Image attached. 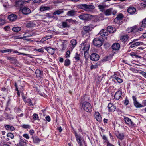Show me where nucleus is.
<instances>
[{
    "label": "nucleus",
    "instance_id": "8",
    "mask_svg": "<svg viewBox=\"0 0 146 146\" xmlns=\"http://www.w3.org/2000/svg\"><path fill=\"white\" fill-rule=\"evenodd\" d=\"M124 120L125 123L129 126H133L135 125V123L133 122L131 119L129 118L125 117Z\"/></svg>",
    "mask_w": 146,
    "mask_h": 146
},
{
    "label": "nucleus",
    "instance_id": "1",
    "mask_svg": "<svg viewBox=\"0 0 146 146\" xmlns=\"http://www.w3.org/2000/svg\"><path fill=\"white\" fill-rule=\"evenodd\" d=\"M90 46V44L86 42L81 43L80 46V50H83L84 51V57L86 59H87L88 57V51Z\"/></svg>",
    "mask_w": 146,
    "mask_h": 146
},
{
    "label": "nucleus",
    "instance_id": "64",
    "mask_svg": "<svg viewBox=\"0 0 146 146\" xmlns=\"http://www.w3.org/2000/svg\"><path fill=\"white\" fill-rule=\"evenodd\" d=\"M107 146H114L113 145L111 144L110 142H108L107 143Z\"/></svg>",
    "mask_w": 146,
    "mask_h": 146
},
{
    "label": "nucleus",
    "instance_id": "15",
    "mask_svg": "<svg viewBox=\"0 0 146 146\" xmlns=\"http://www.w3.org/2000/svg\"><path fill=\"white\" fill-rule=\"evenodd\" d=\"M116 29L114 27L111 26H109L107 27L106 30L108 32H109L110 33H113L116 31Z\"/></svg>",
    "mask_w": 146,
    "mask_h": 146
},
{
    "label": "nucleus",
    "instance_id": "10",
    "mask_svg": "<svg viewBox=\"0 0 146 146\" xmlns=\"http://www.w3.org/2000/svg\"><path fill=\"white\" fill-rule=\"evenodd\" d=\"M8 18L10 21L13 22L17 19V16L15 14H12L8 16Z\"/></svg>",
    "mask_w": 146,
    "mask_h": 146
},
{
    "label": "nucleus",
    "instance_id": "56",
    "mask_svg": "<svg viewBox=\"0 0 146 146\" xmlns=\"http://www.w3.org/2000/svg\"><path fill=\"white\" fill-rule=\"evenodd\" d=\"M70 52L69 50H68L66 52V58L69 57L70 56Z\"/></svg>",
    "mask_w": 146,
    "mask_h": 146
},
{
    "label": "nucleus",
    "instance_id": "37",
    "mask_svg": "<svg viewBox=\"0 0 146 146\" xmlns=\"http://www.w3.org/2000/svg\"><path fill=\"white\" fill-rule=\"evenodd\" d=\"M135 106L137 108H140L142 107L143 106L141 104L139 103L137 101L134 103Z\"/></svg>",
    "mask_w": 146,
    "mask_h": 146
},
{
    "label": "nucleus",
    "instance_id": "63",
    "mask_svg": "<svg viewBox=\"0 0 146 146\" xmlns=\"http://www.w3.org/2000/svg\"><path fill=\"white\" fill-rule=\"evenodd\" d=\"M141 74L146 78V73L142 72L141 73Z\"/></svg>",
    "mask_w": 146,
    "mask_h": 146
},
{
    "label": "nucleus",
    "instance_id": "23",
    "mask_svg": "<svg viewBox=\"0 0 146 146\" xmlns=\"http://www.w3.org/2000/svg\"><path fill=\"white\" fill-rule=\"evenodd\" d=\"M76 13V11L73 10H72L68 11L67 13V15L68 16H73L75 15Z\"/></svg>",
    "mask_w": 146,
    "mask_h": 146
},
{
    "label": "nucleus",
    "instance_id": "62",
    "mask_svg": "<svg viewBox=\"0 0 146 146\" xmlns=\"http://www.w3.org/2000/svg\"><path fill=\"white\" fill-rule=\"evenodd\" d=\"M46 120L48 122H50V118L49 116H47L45 117Z\"/></svg>",
    "mask_w": 146,
    "mask_h": 146
},
{
    "label": "nucleus",
    "instance_id": "7",
    "mask_svg": "<svg viewBox=\"0 0 146 146\" xmlns=\"http://www.w3.org/2000/svg\"><path fill=\"white\" fill-rule=\"evenodd\" d=\"M90 58L92 60L96 61L99 60V56L96 53H93L91 55Z\"/></svg>",
    "mask_w": 146,
    "mask_h": 146
},
{
    "label": "nucleus",
    "instance_id": "49",
    "mask_svg": "<svg viewBox=\"0 0 146 146\" xmlns=\"http://www.w3.org/2000/svg\"><path fill=\"white\" fill-rule=\"evenodd\" d=\"M34 50L36 51H38L39 52H41V53H43L44 52L43 48H41L39 49H35Z\"/></svg>",
    "mask_w": 146,
    "mask_h": 146
},
{
    "label": "nucleus",
    "instance_id": "24",
    "mask_svg": "<svg viewBox=\"0 0 146 146\" xmlns=\"http://www.w3.org/2000/svg\"><path fill=\"white\" fill-rule=\"evenodd\" d=\"M136 11V9L133 7L129 8L127 9V12L131 14H134Z\"/></svg>",
    "mask_w": 146,
    "mask_h": 146
},
{
    "label": "nucleus",
    "instance_id": "34",
    "mask_svg": "<svg viewBox=\"0 0 146 146\" xmlns=\"http://www.w3.org/2000/svg\"><path fill=\"white\" fill-rule=\"evenodd\" d=\"M13 51V50L11 49H7L4 50H1L0 51L2 53H3L5 52L11 53Z\"/></svg>",
    "mask_w": 146,
    "mask_h": 146
},
{
    "label": "nucleus",
    "instance_id": "41",
    "mask_svg": "<svg viewBox=\"0 0 146 146\" xmlns=\"http://www.w3.org/2000/svg\"><path fill=\"white\" fill-rule=\"evenodd\" d=\"M70 64V60L68 59H66L64 62V65L65 66H68Z\"/></svg>",
    "mask_w": 146,
    "mask_h": 146
},
{
    "label": "nucleus",
    "instance_id": "48",
    "mask_svg": "<svg viewBox=\"0 0 146 146\" xmlns=\"http://www.w3.org/2000/svg\"><path fill=\"white\" fill-rule=\"evenodd\" d=\"M13 51L14 52V53H19V54H20V55L23 54V55L25 56H27V55H29V54H27L19 52L18 51H17V50H13Z\"/></svg>",
    "mask_w": 146,
    "mask_h": 146
},
{
    "label": "nucleus",
    "instance_id": "25",
    "mask_svg": "<svg viewBox=\"0 0 146 146\" xmlns=\"http://www.w3.org/2000/svg\"><path fill=\"white\" fill-rule=\"evenodd\" d=\"M112 8H110L107 9L104 12V14L106 15H109L112 14Z\"/></svg>",
    "mask_w": 146,
    "mask_h": 146
},
{
    "label": "nucleus",
    "instance_id": "54",
    "mask_svg": "<svg viewBox=\"0 0 146 146\" xmlns=\"http://www.w3.org/2000/svg\"><path fill=\"white\" fill-rule=\"evenodd\" d=\"M38 115L36 114H34L33 115V118L34 119V120H37L38 118Z\"/></svg>",
    "mask_w": 146,
    "mask_h": 146
},
{
    "label": "nucleus",
    "instance_id": "58",
    "mask_svg": "<svg viewBox=\"0 0 146 146\" xmlns=\"http://www.w3.org/2000/svg\"><path fill=\"white\" fill-rule=\"evenodd\" d=\"M130 55L132 56V57H133V56H135V57L136 58L137 55L136 54V53L135 52H131V53L129 54Z\"/></svg>",
    "mask_w": 146,
    "mask_h": 146
},
{
    "label": "nucleus",
    "instance_id": "61",
    "mask_svg": "<svg viewBox=\"0 0 146 146\" xmlns=\"http://www.w3.org/2000/svg\"><path fill=\"white\" fill-rule=\"evenodd\" d=\"M77 142L79 145V146H83V145L81 141V139L77 141Z\"/></svg>",
    "mask_w": 146,
    "mask_h": 146
},
{
    "label": "nucleus",
    "instance_id": "35",
    "mask_svg": "<svg viewBox=\"0 0 146 146\" xmlns=\"http://www.w3.org/2000/svg\"><path fill=\"white\" fill-rule=\"evenodd\" d=\"M21 29L20 27H14L12 28V30L15 32H18Z\"/></svg>",
    "mask_w": 146,
    "mask_h": 146
},
{
    "label": "nucleus",
    "instance_id": "32",
    "mask_svg": "<svg viewBox=\"0 0 146 146\" xmlns=\"http://www.w3.org/2000/svg\"><path fill=\"white\" fill-rule=\"evenodd\" d=\"M64 11L62 10H57L56 11H54L53 12V14L54 15H59L63 13Z\"/></svg>",
    "mask_w": 146,
    "mask_h": 146
},
{
    "label": "nucleus",
    "instance_id": "33",
    "mask_svg": "<svg viewBox=\"0 0 146 146\" xmlns=\"http://www.w3.org/2000/svg\"><path fill=\"white\" fill-rule=\"evenodd\" d=\"M117 137L121 140H122L124 137V135L122 133H119L117 135Z\"/></svg>",
    "mask_w": 146,
    "mask_h": 146
},
{
    "label": "nucleus",
    "instance_id": "55",
    "mask_svg": "<svg viewBox=\"0 0 146 146\" xmlns=\"http://www.w3.org/2000/svg\"><path fill=\"white\" fill-rule=\"evenodd\" d=\"M48 39V38L47 37H44L42 38L40 41H39L41 43H43L44 41L46 40H47Z\"/></svg>",
    "mask_w": 146,
    "mask_h": 146
},
{
    "label": "nucleus",
    "instance_id": "53",
    "mask_svg": "<svg viewBox=\"0 0 146 146\" xmlns=\"http://www.w3.org/2000/svg\"><path fill=\"white\" fill-rule=\"evenodd\" d=\"M22 127L25 129H27L30 128V126L29 125L24 124L22 125Z\"/></svg>",
    "mask_w": 146,
    "mask_h": 146
},
{
    "label": "nucleus",
    "instance_id": "30",
    "mask_svg": "<svg viewBox=\"0 0 146 146\" xmlns=\"http://www.w3.org/2000/svg\"><path fill=\"white\" fill-rule=\"evenodd\" d=\"M66 21H68L69 23H72L73 24H76L78 23V22L76 20H73L72 19H66Z\"/></svg>",
    "mask_w": 146,
    "mask_h": 146
},
{
    "label": "nucleus",
    "instance_id": "3",
    "mask_svg": "<svg viewBox=\"0 0 146 146\" xmlns=\"http://www.w3.org/2000/svg\"><path fill=\"white\" fill-rule=\"evenodd\" d=\"M92 15L82 13L78 16L79 18L81 20L85 21H89L91 19Z\"/></svg>",
    "mask_w": 146,
    "mask_h": 146
},
{
    "label": "nucleus",
    "instance_id": "20",
    "mask_svg": "<svg viewBox=\"0 0 146 146\" xmlns=\"http://www.w3.org/2000/svg\"><path fill=\"white\" fill-rule=\"evenodd\" d=\"M91 25H89V26H84L83 27V29L86 33L89 32L91 30Z\"/></svg>",
    "mask_w": 146,
    "mask_h": 146
},
{
    "label": "nucleus",
    "instance_id": "51",
    "mask_svg": "<svg viewBox=\"0 0 146 146\" xmlns=\"http://www.w3.org/2000/svg\"><path fill=\"white\" fill-rule=\"evenodd\" d=\"M146 25V18L142 21V27H145Z\"/></svg>",
    "mask_w": 146,
    "mask_h": 146
},
{
    "label": "nucleus",
    "instance_id": "29",
    "mask_svg": "<svg viewBox=\"0 0 146 146\" xmlns=\"http://www.w3.org/2000/svg\"><path fill=\"white\" fill-rule=\"evenodd\" d=\"M35 25L33 22L30 21L27 24V26L29 27H32L34 26Z\"/></svg>",
    "mask_w": 146,
    "mask_h": 146
},
{
    "label": "nucleus",
    "instance_id": "47",
    "mask_svg": "<svg viewBox=\"0 0 146 146\" xmlns=\"http://www.w3.org/2000/svg\"><path fill=\"white\" fill-rule=\"evenodd\" d=\"M5 23V21L3 19L0 18V25L4 24Z\"/></svg>",
    "mask_w": 146,
    "mask_h": 146
},
{
    "label": "nucleus",
    "instance_id": "44",
    "mask_svg": "<svg viewBox=\"0 0 146 146\" xmlns=\"http://www.w3.org/2000/svg\"><path fill=\"white\" fill-rule=\"evenodd\" d=\"M7 137H10L11 139H13L14 138V136L13 134L11 133H9L7 135Z\"/></svg>",
    "mask_w": 146,
    "mask_h": 146
},
{
    "label": "nucleus",
    "instance_id": "2",
    "mask_svg": "<svg viewBox=\"0 0 146 146\" xmlns=\"http://www.w3.org/2000/svg\"><path fill=\"white\" fill-rule=\"evenodd\" d=\"M82 107L84 110L87 112H90L92 111V106L89 102L85 101L83 102Z\"/></svg>",
    "mask_w": 146,
    "mask_h": 146
},
{
    "label": "nucleus",
    "instance_id": "19",
    "mask_svg": "<svg viewBox=\"0 0 146 146\" xmlns=\"http://www.w3.org/2000/svg\"><path fill=\"white\" fill-rule=\"evenodd\" d=\"M120 44L118 43H115L113 44L112 46V49L114 50H117L120 48Z\"/></svg>",
    "mask_w": 146,
    "mask_h": 146
},
{
    "label": "nucleus",
    "instance_id": "11",
    "mask_svg": "<svg viewBox=\"0 0 146 146\" xmlns=\"http://www.w3.org/2000/svg\"><path fill=\"white\" fill-rule=\"evenodd\" d=\"M94 116L97 121L99 122L101 121L102 118L100 114L98 112H95L94 113Z\"/></svg>",
    "mask_w": 146,
    "mask_h": 146
},
{
    "label": "nucleus",
    "instance_id": "52",
    "mask_svg": "<svg viewBox=\"0 0 146 146\" xmlns=\"http://www.w3.org/2000/svg\"><path fill=\"white\" fill-rule=\"evenodd\" d=\"M61 50H64L66 48V47L64 44V42H62V44L61 45Z\"/></svg>",
    "mask_w": 146,
    "mask_h": 146
},
{
    "label": "nucleus",
    "instance_id": "6",
    "mask_svg": "<svg viewBox=\"0 0 146 146\" xmlns=\"http://www.w3.org/2000/svg\"><path fill=\"white\" fill-rule=\"evenodd\" d=\"M138 39H134L132 42L129 43V44H131L130 46V47L133 48L136 46L143 45V43L142 42H136V41Z\"/></svg>",
    "mask_w": 146,
    "mask_h": 146
},
{
    "label": "nucleus",
    "instance_id": "17",
    "mask_svg": "<svg viewBox=\"0 0 146 146\" xmlns=\"http://www.w3.org/2000/svg\"><path fill=\"white\" fill-rule=\"evenodd\" d=\"M45 48L47 51L51 55L53 54L54 53L55 49L54 48H52L50 47Z\"/></svg>",
    "mask_w": 146,
    "mask_h": 146
},
{
    "label": "nucleus",
    "instance_id": "5",
    "mask_svg": "<svg viewBox=\"0 0 146 146\" xmlns=\"http://www.w3.org/2000/svg\"><path fill=\"white\" fill-rule=\"evenodd\" d=\"M81 9L86 11H90L94 8V6L92 5H87L86 4L81 5Z\"/></svg>",
    "mask_w": 146,
    "mask_h": 146
},
{
    "label": "nucleus",
    "instance_id": "18",
    "mask_svg": "<svg viewBox=\"0 0 146 146\" xmlns=\"http://www.w3.org/2000/svg\"><path fill=\"white\" fill-rule=\"evenodd\" d=\"M108 32L106 29H102L100 32V35L102 36L108 35Z\"/></svg>",
    "mask_w": 146,
    "mask_h": 146
},
{
    "label": "nucleus",
    "instance_id": "12",
    "mask_svg": "<svg viewBox=\"0 0 146 146\" xmlns=\"http://www.w3.org/2000/svg\"><path fill=\"white\" fill-rule=\"evenodd\" d=\"M108 108L109 111H114L115 110V107L111 103H109L108 106Z\"/></svg>",
    "mask_w": 146,
    "mask_h": 146
},
{
    "label": "nucleus",
    "instance_id": "16",
    "mask_svg": "<svg viewBox=\"0 0 146 146\" xmlns=\"http://www.w3.org/2000/svg\"><path fill=\"white\" fill-rule=\"evenodd\" d=\"M4 128L6 130L11 131H14L15 130L14 127L9 125H5Z\"/></svg>",
    "mask_w": 146,
    "mask_h": 146
},
{
    "label": "nucleus",
    "instance_id": "57",
    "mask_svg": "<svg viewBox=\"0 0 146 146\" xmlns=\"http://www.w3.org/2000/svg\"><path fill=\"white\" fill-rule=\"evenodd\" d=\"M7 59L10 60L11 61H12L15 60V58L13 57H7Z\"/></svg>",
    "mask_w": 146,
    "mask_h": 146
},
{
    "label": "nucleus",
    "instance_id": "22",
    "mask_svg": "<svg viewBox=\"0 0 146 146\" xmlns=\"http://www.w3.org/2000/svg\"><path fill=\"white\" fill-rule=\"evenodd\" d=\"M129 37L127 35H124L120 37V40L123 42H126L128 39Z\"/></svg>",
    "mask_w": 146,
    "mask_h": 146
},
{
    "label": "nucleus",
    "instance_id": "26",
    "mask_svg": "<svg viewBox=\"0 0 146 146\" xmlns=\"http://www.w3.org/2000/svg\"><path fill=\"white\" fill-rule=\"evenodd\" d=\"M49 9V7L43 5L41 6L40 10L41 11H45L48 10Z\"/></svg>",
    "mask_w": 146,
    "mask_h": 146
},
{
    "label": "nucleus",
    "instance_id": "50",
    "mask_svg": "<svg viewBox=\"0 0 146 146\" xmlns=\"http://www.w3.org/2000/svg\"><path fill=\"white\" fill-rule=\"evenodd\" d=\"M98 7L100 10L102 11H103L104 10L105 6L102 5H99Z\"/></svg>",
    "mask_w": 146,
    "mask_h": 146
},
{
    "label": "nucleus",
    "instance_id": "4",
    "mask_svg": "<svg viewBox=\"0 0 146 146\" xmlns=\"http://www.w3.org/2000/svg\"><path fill=\"white\" fill-rule=\"evenodd\" d=\"M102 39L100 38H96L93 40V44L95 46L100 47L102 44Z\"/></svg>",
    "mask_w": 146,
    "mask_h": 146
},
{
    "label": "nucleus",
    "instance_id": "13",
    "mask_svg": "<svg viewBox=\"0 0 146 146\" xmlns=\"http://www.w3.org/2000/svg\"><path fill=\"white\" fill-rule=\"evenodd\" d=\"M122 92L120 90H118L117 92L115 95L114 98L116 100H118L121 97Z\"/></svg>",
    "mask_w": 146,
    "mask_h": 146
},
{
    "label": "nucleus",
    "instance_id": "28",
    "mask_svg": "<svg viewBox=\"0 0 146 146\" xmlns=\"http://www.w3.org/2000/svg\"><path fill=\"white\" fill-rule=\"evenodd\" d=\"M102 78L103 77L98 76L96 78L95 81L98 84L100 83Z\"/></svg>",
    "mask_w": 146,
    "mask_h": 146
},
{
    "label": "nucleus",
    "instance_id": "27",
    "mask_svg": "<svg viewBox=\"0 0 146 146\" xmlns=\"http://www.w3.org/2000/svg\"><path fill=\"white\" fill-rule=\"evenodd\" d=\"M130 30V32H133L134 33H135V31H137L138 30L141 31L143 29L142 28H140L139 29H137L135 27H131L130 28H129Z\"/></svg>",
    "mask_w": 146,
    "mask_h": 146
},
{
    "label": "nucleus",
    "instance_id": "45",
    "mask_svg": "<svg viewBox=\"0 0 146 146\" xmlns=\"http://www.w3.org/2000/svg\"><path fill=\"white\" fill-rule=\"evenodd\" d=\"M62 26L64 28L69 27L70 26L68 25L67 23L66 22H63L62 23Z\"/></svg>",
    "mask_w": 146,
    "mask_h": 146
},
{
    "label": "nucleus",
    "instance_id": "31",
    "mask_svg": "<svg viewBox=\"0 0 146 146\" xmlns=\"http://www.w3.org/2000/svg\"><path fill=\"white\" fill-rule=\"evenodd\" d=\"M70 43L72 45V49L73 48L76 44V41L74 40H72L70 41Z\"/></svg>",
    "mask_w": 146,
    "mask_h": 146
},
{
    "label": "nucleus",
    "instance_id": "42",
    "mask_svg": "<svg viewBox=\"0 0 146 146\" xmlns=\"http://www.w3.org/2000/svg\"><path fill=\"white\" fill-rule=\"evenodd\" d=\"M33 139L34 142L35 143H37L40 141L39 138L37 137H35L33 138Z\"/></svg>",
    "mask_w": 146,
    "mask_h": 146
},
{
    "label": "nucleus",
    "instance_id": "9",
    "mask_svg": "<svg viewBox=\"0 0 146 146\" xmlns=\"http://www.w3.org/2000/svg\"><path fill=\"white\" fill-rule=\"evenodd\" d=\"M21 12L23 14L26 15L29 14L31 12V11L29 8L24 7L21 9Z\"/></svg>",
    "mask_w": 146,
    "mask_h": 146
},
{
    "label": "nucleus",
    "instance_id": "43",
    "mask_svg": "<svg viewBox=\"0 0 146 146\" xmlns=\"http://www.w3.org/2000/svg\"><path fill=\"white\" fill-rule=\"evenodd\" d=\"M74 58L77 61L80 60V58L79 57V55L77 52L76 53L75 56Z\"/></svg>",
    "mask_w": 146,
    "mask_h": 146
},
{
    "label": "nucleus",
    "instance_id": "39",
    "mask_svg": "<svg viewBox=\"0 0 146 146\" xmlns=\"http://www.w3.org/2000/svg\"><path fill=\"white\" fill-rule=\"evenodd\" d=\"M24 102L25 103H27L29 104V105L30 106H32L33 105L31 102V100L30 99H28L27 100H24Z\"/></svg>",
    "mask_w": 146,
    "mask_h": 146
},
{
    "label": "nucleus",
    "instance_id": "40",
    "mask_svg": "<svg viewBox=\"0 0 146 146\" xmlns=\"http://www.w3.org/2000/svg\"><path fill=\"white\" fill-rule=\"evenodd\" d=\"M35 73L37 77H40V76L41 72L40 70H36Z\"/></svg>",
    "mask_w": 146,
    "mask_h": 146
},
{
    "label": "nucleus",
    "instance_id": "46",
    "mask_svg": "<svg viewBox=\"0 0 146 146\" xmlns=\"http://www.w3.org/2000/svg\"><path fill=\"white\" fill-rule=\"evenodd\" d=\"M75 135L77 141L81 139V137L80 135H78L76 132H75Z\"/></svg>",
    "mask_w": 146,
    "mask_h": 146
},
{
    "label": "nucleus",
    "instance_id": "14",
    "mask_svg": "<svg viewBox=\"0 0 146 146\" xmlns=\"http://www.w3.org/2000/svg\"><path fill=\"white\" fill-rule=\"evenodd\" d=\"M24 3V1L20 0L17 1L15 4V6L19 8H21L22 7Z\"/></svg>",
    "mask_w": 146,
    "mask_h": 146
},
{
    "label": "nucleus",
    "instance_id": "21",
    "mask_svg": "<svg viewBox=\"0 0 146 146\" xmlns=\"http://www.w3.org/2000/svg\"><path fill=\"white\" fill-rule=\"evenodd\" d=\"M123 17V15L121 13H120L118 15L117 17L114 19L115 22H117L118 21H119L121 20Z\"/></svg>",
    "mask_w": 146,
    "mask_h": 146
},
{
    "label": "nucleus",
    "instance_id": "36",
    "mask_svg": "<svg viewBox=\"0 0 146 146\" xmlns=\"http://www.w3.org/2000/svg\"><path fill=\"white\" fill-rule=\"evenodd\" d=\"M113 78L114 79L117 80L118 82L119 83H121L123 82V80L122 79L115 76H114L113 77Z\"/></svg>",
    "mask_w": 146,
    "mask_h": 146
},
{
    "label": "nucleus",
    "instance_id": "38",
    "mask_svg": "<svg viewBox=\"0 0 146 146\" xmlns=\"http://www.w3.org/2000/svg\"><path fill=\"white\" fill-rule=\"evenodd\" d=\"M25 142L23 140L21 139L20 140L18 145L20 146H24L25 145Z\"/></svg>",
    "mask_w": 146,
    "mask_h": 146
},
{
    "label": "nucleus",
    "instance_id": "59",
    "mask_svg": "<svg viewBox=\"0 0 146 146\" xmlns=\"http://www.w3.org/2000/svg\"><path fill=\"white\" fill-rule=\"evenodd\" d=\"M129 102V100L126 98L124 101V104L125 105H127L128 104Z\"/></svg>",
    "mask_w": 146,
    "mask_h": 146
},
{
    "label": "nucleus",
    "instance_id": "60",
    "mask_svg": "<svg viewBox=\"0 0 146 146\" xmlns=\"http://www.w3.org/2000/svg\"><path fill=\"white\" fill-rule=\"evenodd\" d=\"M23 136L25 137L27 139H29V137L27 134H24L23 135Z\"/></svg>",
    "mask_w": 146,
    "mask_h": 146
}]
</instances>
